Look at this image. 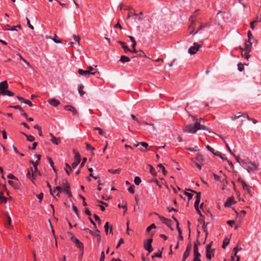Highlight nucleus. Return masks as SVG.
<instances>
[{
	"label": "nucleus",
	"mask_w": 261,
	"mask_h": 261,
	"mask_svg": "<svg viewBox=\"0 0 261 261\" xmlns=\"http://www.w3.org/2000/svg\"><path fill=\"white\" fill-rule=\"evenodd\" d=\"M204 119L200 118L196 120L193 124L186 125L182 128L184 132L191 134H195L198 130L202 129L209 130L207 127L203 124Z\"/></svg>",
	"instance_id": "1"
},
{
	"label": "nucleus",
	"mask_w": 261,
	"mask_h": 261,
	"mask_svg": "<svg viewBox=\"0 0 261 261\" xmlns=\"http://www.w3.org/2000/svg\"><path fill=\"white\" fill-rule=\"evenodd\" d=\"M8 84L7 81H4L0 83V94L2 95H7L9 96H13L14 93L9 90H8Z\"/></svg>",
	"instance_id": "2"
},
{
	"label": "nucleus",
	"mask_w": 261,
	"mask_h": 261,
	"mask_svg": "<svg viewBox=\"0 0 261 261\" xmlns=\"http://www.w3.org/2000/svg\"><path fill=\"white\" fill-rule=\"evenodd\" d=\"M212 242L208 244L206 246V257L208 260H211L212 258L214 256V249L211 248Z\"/></svg>",
	"instance_id": "3"
},
{
	"label": "nucleus",
	"mask_w": 261,
	"mask_h": 261,
	"mask_svg": "<svg viewBox=\"0 0 261 261\" xmlns=\"http://www.w3.org/2000/svg\"><path fill=\"white\" fill-rule=\"evenodd\" d=\"M73 152L75 154L74 162L71 165V169L75 168L80 164L81 159V155L79 152L75 150H73Z\"/></svg>",
	"instance_id": "4"
},
{
	"label": "nucleus",
	"mask_w": 261,
	"mask_h": 261,
	"mask_svg": "<svg viewBox=\"0 0 261 261\" xmlns=\"http://www.w3.org/2000/svg\"><path fill=\"white\" fill-rule=\"evenodd\" d=\"M201 46V45L198 44L196 42H195L194 43L193 45L189 48L188 52L191 55H194L196 54V53L199 50Z\"/></svg>",
	"instance_id": "5"
},
{
	"label": "nucleus",
	"mask_w": 261,
	"mask_h": 261,
	"mask_svg": "<svg viewBox=\"0 0 261 261\" xmlns=\"http://www.w3.org/2000/svg\"><path fill=\"white\" fill-rule=\"evenodd\" d=\"M96 72L95 69L92 66H90L88 67L87 70H83V76L88 77L90 75H94Z\"/></svg>",
	"instance_id": "6"
},
{
	"label": "nucleus",
	"mask_w": 261,
	"mask_h": 261,
	"mask_svg": "<svg viewBox=\"0 0 261 261\" xmlns=\"http://www.w3.org/2000/svg\"><path fill=\"white\" fill-rule=\"evenodd\" d=\"M239 180L241 182L242 184L243 188L244 190L246 191L247 193L250 195L252 196V188L248 185H247L244 181L241 179H239Z\"/></svg>",
	"instance_id": "7"
},
{
	"label": "nucleus",
	"mask_w": 261,
	"mask_h": 261,
	"mask_svg": "<svg viewBox=\"0 0 261 261\" xmlns=\"http://www.w3.org/2000/svg\"><path fill=\"white\" fill-rule=\"evenodd\" d=\"M188 190L192 192L195 193L196 194V200L195 202L194 206H195V209L197 210V211H199L198 205H199L200 201V198H201L200 193L197 192L196 191H193L190 189H188Z\"/></svg>",
	"instance_id": "8"
},
{
	"label": "nucleus",
	"mask_w": 261,
	"mask_h": 261,
	"mask_svg": "<svg viewBox=\"0 0 261 261\" xmlns=\"http://www.w3.org/2000/svg\"><path fill=\"white\" fill-rule=\"evenodd\" d=\"M258 165L253 162H248V164L247 165V167L246 170L248 172H250L251 171L257 170H258Z\"/></svg>",
	"instance_id": "9"
},
{
	"label": "nucleus",
	"mask_w": 261,
	"mask_h": 261,
	"mask_svg": "<svg viewBox=\"0 0 261 261\" xmlns=\"http://www.w3.org/2000/svg\"><path fill=\"white\" fill-rule=\"evenodd\" d=\"M147 243L144 244V248L146 250L148 251V253H150L152 251V248L151 246V243L152 242V239H149L147 240Z\"/></svg>",
	"instance_id": "10"
},
{
	"label": "nucleus",
	"mask_w": 261,
	"mask_h": 261,
	"mask_svg": "<svg viewBox=\"0 0 261 261\" xmlns=\"http://www.w3.org/2000/svg\"><path fill=\"white\" fill-rule=\"evenodd\" d=\"M131 14H132L134 16H138V20L139 21H141L143 19V17H142L143 13L142 12H140L139 14H137L136 13H131L130 12H129L128 15L126 17V19H128L130 17Z\"/></svg>",
	"instance_id": "11"
},
{
	"label": "nucleus",
	"mask_w": 261,
	"mask_h": 261,
	"mask_svg": "<svg viewBox=\"0 0 261 261\" xmlns=\"http://www.w3.org/2000/svg\"><path fill=\"white\" fill-rule=\"evenodd\" d=\"M70 240L75 244L77 248L82 249V242L79 239L76 238L74 236H72V238H70Z\"/></svg>",
	"instance_id": "12"
},
{
	"label": "nucleus",
	"mask_w": 261,
	"mask_h": 261,
	"mask_svg": "<svg viewBox=\"0 0 261 261\" xmlns=\"http://www.w3.org/2000/svg\"><path fill=\"white\" fill-rule=\"evenodd\" d=\"M160 220L164 224H166L168 226L170 227L171 220H169L163 216H159Z\"/></svg>",
	"instance_id": "13"
},
{
	"label": "nucleus",
	"mask_w": 261,
	"mask_h": 261,
	"mask_svg": "<svg viewBox=\"0 0 261 261\" xmlns=\"http://www.w3.org/2000/svg\"><path fill=\"white\" fill-rule=\"evenodd\" d=\"M240 49L241 50V55L242 56L244 57L246 60H248L249 58V53L250 51H247V50L244 49V48L240 47Z\"/></svg>",
	"instance_id": "14"
},
{
	"label": "nucleus",
	"mask_w": 261,
	"mask_h": 261,
	"mask_svg": "<svg viewBox=\"0 0 261 261\" xmlns=\"http://www.w3.org/2000/svg\"><path fill=\"white\" fill-rule=\"evenodd\" d=\"M48 102L50 105L54 107H57L60 104L59 101L55 98L49 99Z\"/></svg>",
	"instance_id": "15"
},
{
	"label": "nucleus",
	"mask_w": 261,
	"mask_h": 261,
	"mask_svg": "<svg viewBox=\"0 0 261 261\" xmlns=\"http://www.w3.org/2000/svg\"><path fill=\"white\" fill-rule=\"evenodd\" d=\"M234 203V201L233 198L229 197L227 199L226 202L225 203L224 205L226 207H230L231 205Z\"/></svg>",
	"instance_id": "16"
},
{
	"label": "nucleus",
	"mask_w": 261,
	"mask_h": 261,
	"mask_svg": "<svg viewBox=\"0 0 261 261\" xmlns=\"http://www.w3.org/2000/svg\"><path fill=\"white\" fill-rule=\"evenodd\" d=\"M252 44L253 42L251 41L248 40V42L245 43V48L244 49L247 50V51H250Z\"/></svg>",
	"instance_id": "17"
},
{
	"label": "nucleus",
	"mask_w": 261,
	"mask_h": 261,
	"mask_svg": "<svg viewBox=\"0 0 261 261\" xmlns=\"http://www.w3.org/2000/svg\"><path fill=\"white\" fill-rule=\"evenodd\" d=\"M118 42L120 44H121L122 47L124 50L125 53H126L127 51H130V50L128 47V46L126 45L125 43L120 41H119Z\"/></svg>",
	"instance_id": "18"
},
{
	"label": "nucleus",
	"mask_w": 261,
	"mask_h": 261,
	"mask_svg": "<svg viewBox=\"0 0 261 261\" xmlns=\"http://www.w3.org/2000/svg\"><path fill=\"white\" fill-rule=\"evenodd\" d=\"M22 134H23L27 139V141L29 142H33L35 140V138L34 136L32 135H28L22 132Z\"/></svg>",
	"instance_id": "19"
},
{
	"label": "nucleus",
	"mask_w": 261,
	"mask_h": 261,
	"mask_svg": "<svg viewBox=\"0 0 261 261\" xmlns=\"http://www.w3.org/2000/svg\"><path fill=\"white\" fill-rule=\"evenodd\" d=\"M120 61H121L123 63H125L126 62H128L130 61V59L125 56H121L120 57Z\"/></svg>",
	"instance_id": "20"
},
{
	"label": "nucleus",
	"mask_w": 261,
	"mask_h": 261,
	"mask_svg": "<svg viewBox=\"0 0 261 261\" xmlns=\"http://www.w3.org/2000/svg\"><path fill=\"white\" fill-rule=\"evenodd\" d=\"M7 198L5 197L3 195V192L2 191L0 192V201L1 202L6 203L7 201Z\"/></svg>",
	"instance_id": "21"
},
{
	"label": "nucleus",
	"mask_w": 261,
	"mask_h": 261,
	"mask_svg": "<svg viewBox=\"0 0 261 261\" xmlns=\"http://www.w3.org/2000/svg\"><path fill=\"white\" fill-rule=\"evenodd\" d=\"M50 141L54 144L56 145H58L60 142V140L59 138H56L55 136H53V138L51 139Z\"/></svg>",
	"instance_id": "22"
},
{
	"label": "nucleus",
	"mask_w": 261,
	"mask_h": 261,
	"mask_svg": "<svg viewBox=\"0 0 261 261\" xmlns=\"http://www.w3.org/2000/svg\"><path fill=\"white\" fill-rule=\"evenodd\" d=\"M196 160L199 162H202L204 161V158L201 153H197Z\"/></svg>",
	"instance_id": "23"
},
{
	"label": "nucleus",
	"mask_w": 261,
	"mask_h": 261,
	"mask_svg": "<svg viewBox=\"0 0 261 261\" xmlns=\"http://www.w3.org/2000/svg\"><path fill=\"white\" fill-rule=\"evenodd\" d=\"M242 167H243L245 169H246L247 167V165L248 164V162H247L245 160H241V162L240 163Z\"/></svg>",
	"instance_id": "24"
},
{
	"label": "nucleus",
	"mask_w": 261,
	"mask_h": 261,
	"mask_svg": "<svg viewBox=\"0 0 261 261\" xmlns=\"http://www.w3.org/2000/svg\"><path fill=\"white\" fill-rule=\"evenodd\" d=\"M229 243V239L228 238H225L223 242V245L222 246V248H225L226 246L228 245Z\"/></svg>",
	"instance_id": "25"
},
{
	"label": "nucleus",
	"mask_w": 261,
	"mask_h": 261,
	"mask_svg": "<svg viewBox=\"0 0 261 261\" xmlns=\"http://www.w3.org/2000/svg\"><path fill=\"white\" fill-rule=\"evenodd\" d=\"M148 167L149 168L150 172L153 175H156V172H155V169L150 165H149Z\"/></svg>",
	"instance_id": "26"
},
{
	"label": "nucleus",
	"mask_w": 261,
	"mask_h": 261,
	"mask_svg": "<svg viewBox=\"0 0 261 261\" xmlns=\"http://www.w3.org/2000/svg\"><path fill=\"white\" fill-rule=\"evenodd\" d=\"M5 219L7 220L8 222V224L9 226H11V219L10 217L8 214H6Z\"/></svg>",
	"instance_id": "27"
},
{
	"label": "nucleus",
	"mask_w": 261,
	"mask_h": 261,
	"mask_svg": "<svg viewBox=\"0 0 261 261\" xmlns=\"http://www.w3.org/2000/svg\"><path fill=\"white\" fill-rule=\"evenodd\" d=\"M141 182V179L139 176H136L134 179V182L136 185H139Z\"/></svg>",
	"instance_id": "28"
},
{
	"label": "nucleus",
	"mask_w": 261,
	"mask_h": 261,
	"mask_svg": "<svg viewBox=\"0 0 261 261\" xmlns=\"http://www.w3.org/2000/svg\"><path fill=\"white\" fill-rule=\"evenodd\" d=\"M247 36H248V40L250 41H252V40H255V39L254 38V37H253L252 35V33L250 31H249L247 33Z\"/></svg>",
	"instance_id": "29"
},
{
	"label": "nucleus",
	"mask_w": 261,
	"mask_h": 261,
	"mask_svg": "<svg viewBox=\"0 0 261 261\" xmlns=\"http://www.w3.org/2000/svg\"><path fill=\"white\" fill-rule=\"evenodd\" d=\"M241 112H239L238 113V115H234V116H231L230 117V119L232 120H234L236 119H239L240 118L241 116Z\"/></svg>",
	"instance_id": "30"
},
{
	"label": "nucleus",
	"mask_w": 261,
	"mask_h": 261,
	"mask_svg": "<svg viewBox=\"0 0 261 261\" xmlns=\"http://www.w3.org/2000/svg\"><path fill=\"white\" fill-rule=\"evenodd\" d=\"M8 184L13 186L15 189H18L19 188V187L17 185L14 184L12 180H8Z\"/></svg>",
	"instance_id": "31"
},
{
	"label": "nucleus",
	"mask_w": 261,
	"mask_h": 261,
	"mask_svg": "<svg viewBox=\"0 0 261 261\" xmlns=\"http://www.w3.org/2000/svg\"><path fill=\"white\" fill-rule=\"evenodd\" d=\"M96 130H97L98 131V133L101 135V136H105L106 134V133L102 130L99 127H95L94 128Z\"/></svg>",
	"instance_id": "32"
},
{
	"label": "nucleus",
	"mask_w": 261,
	"mask_h": 261,
	"mask_svg": "<svg viewBox=\"0 0 261 261\" xmlns=\"http://www.w3.org/2000/svg\"><path fill=\"white\" fill-rule=\"evenodd\" d=\"M63 191L66 194H67L69 192V191H70V186H65L64 187V189H63Z\"/></svg>",
	"instance_id": "33"
},
{
	"label": "nucleus",
	"mask_w": 261,
	"mask_h": 261,
	"mask_svg": "<svg viewBox=\"0 0 261 261\" xmlns=\"http://www.w3.org/2000/svg\"><path fill=\"white\" fill-rule=\"evenodd\" d=\"M202 228L203 230L205 232V237L206 238L207 235H208V232H207V230L206 224L204 223L203 225L202 226Z\"/></svg>",
	"instance_id": "34"
},
{
	"label": "nucleus",
	"mask_w": 261,
	"mask_h": 261,
	"mask_svg": "<svg viewBox=\"0 0 261 261\" xmlns=\"http://www.w3.org/2000/svg\"><path fill=\"white\" fill-rule=\"evenodd\" d=\"M62 185L63 186V188L65 186H70L68 182L66 179H63L62 180Z\"/></svg>",
	"instance_id": "35"
},
{
	"label": "nucleus",
	"mask_w": 261,
	"mask_h": 261,
	"mask_svg": "<svg viewBox=\"0 0 261 261\" xmlns=\"http://www.w3.org/2000/svg\"><path fill=\"white\" fill-rule=\"evenodd\" d=\"M9 107L10 108H14V109H16V110H19L21 112H23V110L22 109V108L20 106H18V105L14 106H10Z\"/></svg>",
	"instance_id": "36"
},
{
	"label": "nucleus",
	"mask_w": 261,
	"mask_h": 261,
	"mask_svg": "<svg viewBox=\"0 0 261 261\" xmlns=\"http://www.w3.org/2000/svg\"><path fill=\"white\" fill-rule=\"evenodd\" d=\"M158 167L159 168H160V169H161V170H162V172L164 175H165L166 174V171L165 170V169L162 164H159L158 165Z\"/></svg>",
	"instance_id": "37"
},
{
	"label": "nucleus",
	"mask_w": 261,
	"mask_h": 261,
	"mask_svg": "<svg viewBox=\"0 0 261 261\" xmlns=\"http://www.w3.org/2000/svg\"><path fill=\"white\" fill-rule=\"evenodd\" d=\"M162 251H159L158 253H154L152 256V258H154L155 257H162Z\"/></svg>",
	"instance_id": "38"
},
{
	"label": "nucleus",
	"mask_w": 261,
	"mask_h": 261,
	"mask_svg": "<svg viewBox=\"0 0 261 261\" xmlns=\"http://www.w3.org/2000/svg\"><path fill=\"white\" fill-rule=\"evenodd\" d=\"M86 148L88 150L93 151L94 150V148L88 143H86Z\"/></svg>",
	"instance_id": "39"
},
{
	"label": "nucleus",
	"mask_w": 261,
	"mask_h": 261,
	"mask_svg": "<svg viewBox=\"0 0 261 261\" xmlns=\"http://www.w3.org/2000/svg\"><path fill=\"white\" fill-rule=\"evenodd\" d=\"M64 109L67 111H71L74 110V107L71 106H66Z\"/></svg>",
	"instance_id": "40"
},
{
	"label": "nucleus",
	"mask_w": 261,
	"mask_h": 261,
	"mask_svg": "<svg viewBox=\"0 0 261 261\" xmlns=\"http://www.w3.org/2000/svg\"><path fill=\"white\" fill-rule=\"evenodd\" d=\"M7 177L9 179H15V180H18V178L15 177L14 175H13L12 174H9L7 176Z\"/></svg>",
	"instance_id": "41"
},
{
	"label": "nucleus",
	"mask_w": 261,
	"mask_h": 261,
	"mask_svg": "<svg viewBox=\"0 0 261 261\" xmlns=\"http://www.w3.org/2000/svg\"><path fill=\"white\" fill-rule=\"evenodd\" d=\"M207 26H208V23H201L198 30L199 31Z\"/></svg>",
	"instance_id": "42"
},
{
	"label": "nucleus",
	"mask_w": 261,
	"mask_h": 261,
	"mask_svg": "<svg viewBox=\"0 0 261 261\" xmlns=\"http://www.w3.org/2000/svg\"><path fill=\"white\" fill-rule=\"evenodd\" d=\"M73 210L74 211V212L76 213L77 216L80 218V215H79V211H78V209L77 208V207L74 205H73Z\"/></svg>",
	"instance_id": "43"
},
{
	"label": "nucleus",
	"mask_w": 261,
	"mask_h": 261,
	"mask_svg": "<svg viewBox=\"0 0 261 261\" xmlns=\"http://www.w3.org/2000/svg\"><path fill=\"white\" fill-rule=\"evenodd\" d=\"M30 170L32 172V174H31V178L32 179V181L33 182V180L35 179V174H34V172L33 171V168L32 167H30Z\"/></svg>",
	"instance_id": "44"
},
{
	"label": "nucleus",
	"mask_w": 261,
	"mask_h": 261,
	"mask_svg": "<svg viewBox=\"0 0 261 261\" xmlns=\"http://www.w3.org/2000/svg\"><path fill=\"white\" fill-rule=\"evenodd\" d=\"M134 188H135V186L133 185L129 187V188L128 189V191L130 193L133 194V193H134Z\"/></svg>",
	"instance_id": "45"
},
{
	"label": "nucleus",
	"mask_w": 261,
	"mask_h": 261,
	"mask_svg": "<svg viewBox=\"0 0 261 261\" xmlns=\"http://www.w3.org/2000/svg\"><path fill=\"white\" fill-rule=\"evenodd\" d=\"M238 68L240 71H242L244 70V66L242 63H239L238 64Z\"/></svg>",
	"instance_id": "46"
},
{
	"label": "nucleus",
	"mask_w": 261,
	"mask_h": 261,
	"mask_svg": "<svg viewBox=\"0 0 261 261\" xmlns=\"http://www.w3.org/2000/svg\"><path fill=\"white\" fill-rule=\"evenodd\" d=\"M190 253L188 252H185L183 255V258L182 261H185L187 258L189 256Z\"/></svg>",
	"instance_id": "47"
},
{
	"label": "nucleus",
	"mask_w": 261,
	"mask_h": 261,
	"mask_svg": "<svg viewBox=\"0 0 261 261\" xmlns=\"http://www.w3.org/2000/svg\"><path fill=\"white\" fill-rule=\"evenodd\" d=\"M16 97L17 99L21 102H23L25 103V101H27V99H25L24 98L20 97L19 96H17Z\"/></svg>",
	"instance_id": "48"
},
{
	"label": "nucleus",
	"mask_w": 261,
	"mask_h": 261,
	"mask_svg": "<svg viewBox=\"0 0 261 261\" xmlns=\"http://www.w3.org/2000/svg\"><path fill=\"white\" fill-rule=\"evenodd\" d=\"M73 37H74V40L78 42L79 44H80V40H81V38H80V36H79V35L76 36L75 35H74Z\"/></svg>",
	"instance_id": "49"
},
{
	"label": "nucleus",
	"mask_w": 261,
	"mask_h": 261,
	"mask_svg": "<svg viewBox=\"0 0 261 261\" xmlns=\"http://www.w3.org/2000/svg\"><path fill=\"white\" fill-rule=\"evenodd\" d=\"M28 26L31 29H34V27L31 24L30 20L28 18H26Z\"/></svg>",
	"instance_id": "50"
},
{
	"label": "nucleus",
	"mask_w": 261,
	"mask_h": 261,
	"mask_svg": "<svg viewBox=\"0 0 261 261\" xmlns=\"http://www.w3.org/2000/svg\"><path fill=\"white\" fill-rule=\"evenodd\" d=\"M39 162H38V161H37L36 162H33L32 163V165H33L34 169L35 170V171H37V165L39 164Z\"/></svg>",
	"instance_id": "51"
},
{
	"label": "nucleus",
	"mask_w": 261,
	"mask_h": 261,
	"mask_svg": "<svg viewBox=\"0 0 261 261\" xmlns=\"http://www.w3.org/2000/svg\"><path fill=\"white\" fill-rule=\"evenodd\" d=\"M155 228V224H152L147 228V231L149 232L152 228Z\"/></svg>",
	"instance_id": "52"
},
{
	"label": "nucleus",
	"mask_w": 261,
	"mask_h": 261,
	"mask_svg": "<svg viewBox=\"0 0 261 261\" xmlns=\"http://www.w3.org/2000/svg\"><path fill=\"white\" fill-rule=\"evenodd\" d=\"M31 171L30 170V168L28 169V173L27 174V177L29 178L31 180H32V179L31 178Z\"/></svg>",
	"instance_id": "53"
},
{
	"label": "nucleus",
	"mask_w": 261,
	"mask_h": 261,
	"mask_svg": "<svg viewBox=\"0 0 261 261\" xmlns=\"http://www.w3.org/2000/svg\"><path fill=\"white\" fill-rule=\"evenodd\" d=\"M185 195H186L188 197V199L189 200H191L192 197H193V194L190 193H188V192H185Z\"/></svg>",
	"instance_id": "54"
},
{
	"label": "nucleus",
	"mask_w": 261,
	"mask_h": 261,
	"mask_svg": "<svg viewBox=\"0 0 261 261\" xmlns=\"http://www.w3.org/2000/svg\"><path fill=\"white\" fill-rule=\"evenodd\" d=\"M109 226V223L107 222L106 223V224L105 225V231H106V233H108V232Z\"/></svg>",
	"instance_id": "55"
},
{
	"label": "nucleus",
	"mask_w": 261,
	"mask_h": 261,
	"mask_svg": "<svg viewBox=\"0 0 261 261\" xmlns=\"http://www.w3.org/2000/svg\"><path fill=\"white\" fill-rule=\"evenodd\" d=\"M46 184H47V187L49 189V191H50V193L51 195H54L53 194V191L51 190V186L49 184V182L48 181H46Z\"/></svg>",
	"instance_id": "56"
},
{
	"label": "nucleus",
	"mask_w": 261,
	"mask_h": 261,
	"mask_svg": "<svg viewBox=\"0 0 261 261\" xmlns=\"http://www.w3.org/2000/svg\"><path fill=\"white\" fill-rule=\"evenodd\" d=\"M200 256V254L198 252L194 253V258H199Z\"/></svg>",
	"instance_id": "57"
},
{
	"label": "nucleus",
	"mask_w": 261,
	"mask_h": 261,
	"mask_svg": "<svg viewBox=\"0 0 261 261\" xmlns=\"http://www.w3.org/2000/svg\"><path fill=\"white\" fill-rule=\"evenodd\" d=\"M191 249V245L190 244H189L187 246L186 250L185 252H188V253H190Z\"/></svg>",
	"instance_id": "58"
},
{
	"label": "nucleus",
	"mask_w": 261,
	"mask_h": 261,
	"mask_svg": "<svg viewBox=\"0 0 261 261\" xmlns=\"http://www.w3.org/2000/svg\"><path fill=\"white\" fill-rule=\"evenodd\" d=\"M206 148H207V149L208 150H209L210 151H211L213 153H214V152H215L214 151H215L214 149L213 148H212L211 146H208V145L206 146Z\"/></svg>",
	"instance_id": "59"
},
{
	"label": "nucleus",
	"mask_w": 261,
	"mask_h": 261,
	"mask_svg": "<svg viewBox=\"0 0 261 261\" xmlns=\"http://www.w3.org/2000/svg\"><path fill=\"white\" fill-rule=\"evenodd\" d=\"M47 160H48V162H49V164H50V166H51V167L54 166V162H53V160L51 159V158H50V157H47Z\"/></svg>",
	"instance_id": "60"
},
{
	"label": "nucleus",
	"mask_w": 261,
	"mask_h": 261,
	"mask_svg": "<svg viewBox=\"0 0 261 261\" xmlns=\"http://www.w3.org/2000/svg\"><path fill=\"white\" fill-rule=\"evenodd\" d=\"M213 175H214V178H215L216 180H219V181H222L221 180V179L220 178V177H219L218 175H217V174H214V173L213 174Z\"/></svg>",
	"instance_id": "61"
},
{
	"label": "nucleus",
	"mask_w": 261,
	"mask_h": 261,
	"mask_svg": "<svg viewBox=\"0 0 261 261\" xmlns=\"http://www.w3.org/2000/svg\"><path fill=\"white\" fill-rule=\"evenodd\" d=\"M55 190L58 191V192H62L63 191V188H62V187H61L60 186H57L55 188Z\"/></svg>",
	"instance_id": "62"
},
{
	"label": "nucleus",
	"mask_w": 261,
	"mask_h": 261,
	"mask_svg": "<svg viewBox=\"0 0 261 261\" xmlns=\"http://www.w3.org/2000/svg\"><path fill=\"white\" fill-rule=\"evenodd\" d=\"M2 134H3V138L4 139H6L7 138V133L5 131V130H3L2 131Z\"/></svg>",
	"instance_id": "63"
},
{
	"label": "nucleus",
	"mask_w": 261,
	"mask_h": 261,
	"mask_svg": "<svg viewBox=\"0 0 261 261\" xmlns=\"http://www.w3.org/2000/svg\"><path fill=\"white\" fill-rule=\"evenodd\" d=\"M100 261H105V253L103 251L101 252Z\"/></svg>",
	"instance_id": "64"
}]
</instances>
